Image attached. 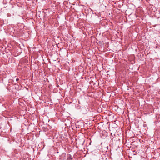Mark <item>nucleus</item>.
<instances>
[{
	"label": "nucleus",
	"instance_id": "f257e3e1",
	"mask_svg": "<svg viewBox=\"0 0 160 160\" xmlns=\"http://www.w3.org/2000/svg\"><path fill=\"white\" fill-rule=\"evenodd\" d=\"M67 160H72V158L71 157H69L68 158Z\"/></svg>",
	"mask_w": 160,
	"mask_h": 160
},
{
	"label": "nucleus",
	"instance_id": "f03ea898",
	"mask_svg": "<svg viewBox=\"0 0 160 160\" xmlns=\"http://www.w3.org/2000/svg\"><path fill=\"white\" fill-rule=\"evenodd\" d=\"M19 79L18 78H17L16 80L17 81H18L19 80Z\"/></svg>",
	"mask_w": 160,
	"mask_h": 160
}]
</instances>
